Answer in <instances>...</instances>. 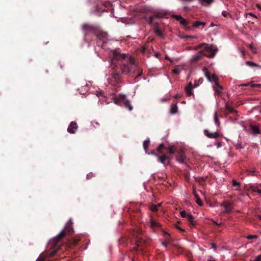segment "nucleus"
I'll return each instance as SVG.
<instances>
[{
	"instance_id": "1",
	"label": "nucleus",
	"mask_w": 261,
	"mask_h": 261,
	"mask_svg": "<svg viewBox=\"0 0 261 261\" xmlns=\"http://www.w3.org/2000/svg\"><path fill=\"white\" fill-rule=\"evenodd\" d=\"M112 64L115 72L111 79V83L113 85L121 82V74L133 76L136 69L134 60L130 56L116 51L113 52Z\"/></svg>"
},
{
	"instance_id": "2",
	"label": "nucleus",
	"mask_w": 261,
	"mask_h": 261,
	"mask_svg": "<svg viewBox=\"0 0 261 261\" xmlns=\"http://www.w3.org/2000/svg\"><path fill=\"white\" fill-rule=\"evenodd\" d=\"M73 232V228L71 224H67L64 230L57 236L56 238L50 240L49 242V245L54 249L55 251H57L60 249L61 240L67 234H71Z\"/></svg>"
},
{
	"instance_id": "3",
	"label": "nucleus",
	"mask_w": 261,
	"mask_h": 261,
	"mask_svg": "<svg viewBox=\"0 0 261 261\" xmlns=\"http://www.w3.org/2000/svg\"><path fill=\"white\" fill-rule=\"evenodd\" d=\"M123 102L124 107L129 111H132L133 109V106L130 105V101L126 99V96L123 94H119L118 97L114 99V103L119 104L120 102Z\"/></svg>"
},
{
	"instance_id": "4",
	"label": "nucleus",
	"mask_w": 261,
	"mask_h": 261,
	"mask_svg": "<svg viewBox=\"0 0 261 261\" xmlns=\"http://www.w3.org/2000/svg\"><path fill=\"white\" fill-rule=\"evenodd\" d=\"M203 51V53H204V51L207 53V54L205 53V56L208 58H213L215 57L217 51V48L214 49L212 45L208 46L207 44H206V45L205 46Z\"/></svg>"
},
{
	"instance_id": "5",
	"label": "nucleus",
	"mask_w": 261,
	"mask_h": 261,
	"mask_svg": "<svg viewBox=\"0 0 261 261\" xmlns=\"http://www.w3.org/2000/svg\"><path fill=\"white\" fill-rule=\"evenodd\" d=\"M158 15H154L150 16L149 18L146 19L147 22L152 25V29L154 30V32L155 30H159L160 28L159 24L157 22H154L155 19L160 17Z\"/></svg>"
},
{
	"instance_id": "6",
	"label": "nucleus",
	"mask_w": 261,
	"mask_h": 261,
	"mask_svg": "<svg viewBox=\"0 0 261 261\" xmlns=\"http://www.w3.org/2000/svg\"><path fill=\"white\" fill-rule=\"evenodd\" d=\"M220 205L224 208V210L222 212L223 213H231L232 209L233 208L232 203L228 201H224L221 203Z\"/></svg>"
},
{
	"instance_id": "7",
	"label": "nucleus",
	"mask_w": 261,
	"mask_h": 261,
	"mask_svg": "<svg viewBox=\"0 0 261 261\" xmlns=\"http://www.w3.org/2000/svg\"><path fill=\"white\" fill-rule=\"evenodd\" d=\"M249 133L254 135H256L260 133V130L258 125L250 124L249 125Z\"/></svg>"
},
{
	"instance_id": "8",
	"label": "nucleus",
	"mask_w": 261,
	"mask_h": 261,
	"mask_svg": "<svg viewBox=\"0 0 261 261\" xmlns=\"http://www.w3.org/2000/svg\"><path fill=\"white\" fill-rule=\"evenodd\" d=\"M203 132L204 134L207 137L211 139H217L221 136V135L217 132L215 133H211L207 129H204Z\"/></svg>"
},
{
	"instance_id": "9",
	"label": "nucleus",
	"mask_w": 261,
	"mask_h": 261,
	"mask_svg": "<svg viewBox=\"0 0 261 261\" xmlns=\"http://www.w3.org/2000/svg\"><path fill=\"white\" fill-rule=\"evenodd\" d=\"M205 55V53L203 51H199L196 55L193 56L191 59V62L192 63H196L199 61L202 56Z\"/></svg>"
},
{
	"instance_id": "10",
	"label": "nucleus",
	"mask_w": 261,
	"mask_h": 261,
	"mask_svg": "<svg viewBox=\"0 0 261 261\" xmlns=\"http://www.w3.org/2000/svg\"><path fill=\"white\" fill-rule=\"evenodd\" d=\"M82 28L85 34L93 33L95 31V28L94 26L87 23L84 24Z\"/></svg>"
},
{
	"instance_id": "11",
	"label": "nucleus",
	"mask_w": 261,
	"mask_h": 261,
	"mask_svg": "<svg viewBox=\"0 0 261 261\" xmlns=\"http://www.w3.org/2000/svg\"><path fill=\"white\" fill-rule=\"evenodd\" d=\"M77 128V124L74 121H71L67 128V132L70 134H74Z\"/></svg>"
},
{
	"instance_id": "12",
	"label": "nucleus",
	"mask_w": 261,
	"mask_h": 261,
	"mask_svg": "<svg viewBox=\"0 0 261 261\" xmlns=\"http://www.w3.org/2000/svg\"><path fill=\"white\" fill-rule=\"evenodd\" d=\"M134 253L130 251L127 254H124L122 257V261H136L135 260V258L134 256Z\"/></svg>"
},
{
	"instance_id": "13",
	"label": "nucleus",
	"mask_w": 261,
	"mask_h": 261,
	"mask_svg": "<svg viewBox=\"0 0 261 261\" xmlns=\"http://www.w3.org/2000/svg\"><path fill=\"white\" fill-rule=\"evenodd\" d=\"M185 159L184 152L182 150H180L178 152V156L176 157L177 161L180 163H183Z\"/></svg>"
},
{
	"instance_id": "14",
	"label": "nucleus",
	"mask_w": 261,
	"mask_h": 261,
	"mask_svg": "<svg viewBox=\"0 0 261 261\" xmlns=\"http://www.w3.org/2000/svg\"><path fill=\"white\" fill-rule=\"evenodd\" d=\"M141 234V232L138 230H134L133 232V237L137 239L136 240V243L137 244V246H139L140 245L139 244L138 241L140 238V235Z\"/></svg>"
},
{
	"instance_id": "15",
	"label": "nucleus",
	"mask_w": 261,
	"mask_h": 261,
	"mask_svg": "<svg viewBox=\"0 0 261 261\" xmlns=\"http://www.w3.org/2000/svg\"><path fill=\"white\" fill-rule=\"evenodd\" d=\"M211 79L212 82L213 81L215 82V85H217L218 87H219L220 89H223V87L222 86H221L219 83H218V76L215 74H213L211 75Z\"/></svg>"
},
{
	"instance_id": "16",
	"label": "nucleus",
	"mask_w": 261,
	"mask_h": 261,
	"mask_svg": "<svg viewBox=\"0 0 261 261\" xmlns=\"http://www.w3.org/2000/svg\"><path fill=\"white\" fill-rule=\"evenodd\" d=\"M150 226L153 229L161 227L160 224L153 219H151L150 220Z\"/></svg>"
},
{
	"instance_id": "17",
	"label": "nucleus",
	"mask_w": 261,
	"mask_h": 261,
	"mask_svg": "<svg viewBox=\"0 0 261 261\" xmlns=\"http://www.w3.org/2000/svg\"><path fill=\"white\" fill-rule=\"evenodd\" d=\"M163 234L164 235V237H165V239H166V241L165 242H162V245L164 246H165L166 248H167V244H168V242H167V240L170 238V234L168 232H166L165 231H163Z\"/></svg>"
},
{
	"instance_id": "18",
	"label": "nucleus",
	"mask_w": 261,
	"mask_h": 261,
	"mask_svg": "<svg viewBox=\"0 0 261 261\" xmlns=\"http://www.w3.org/2000/svg\"><path fill=\"white\" fill-rule=\"evenodd\" d=\"M226 112L228 113L234 114L237 113V111L235 110L233 108L229 106L227 103L225 106Z\"/></svg>"
},
{
	"instance_id": "19",
	"label": "nucleus",
	"mask_w": 261,
	"mask_h": 261,
	"mask_svg": "<svg viewBox=\"0 0 261 261\" xmlns=\"http://www.w3.org/2000/svg\"><path fill=\"white\" fill-rule=\"evenodd\" d=\"M169 159V157H168L166 154H163L159 156V160L163 164H165L166 160Z\"/></svg>"
},
{
	"instance_id": "20",
	"label": "nucleus",
	"mask_w": 261,
	"mask_h": 261,
	"mask_svg": "<svg viewBox=\"0 0 261 261\" xmlns=\"http://www.w3.org/2000/svg\"><path fill=\"white\" fill-rule=\"evenodd\" d=\"M203 71L204 75H205V77L207 78V80L209 82H212L211 75L210 72L207 69V68H204L203 69Z\"/></svg>"
},
{
	"instance_id": "21",
	"label": "nucleus",
	"mask_w": 261,
	"mask_h": 261,
	"mask_svg": "<svg viewBox=\"0 0 261 261\" xmlns=\"http://www.w3.org/2000/svg\"><path fill=\"white\" fill-rule=\"evenodd\" d=\"M186 218L187 219L188 221L189 222L191 225L194 226L195 225V223L194 221V218L192 215L189 214Z\"/></svg>"
},
{
	"instance_id": "22",
	"label": "nucleus",
	"mask_w": 261,
	"mask_h": 261,
	"mask_svg": "<svg viewBox=\"0 0 261 261\" xmlns=\"http://www.w3.org/2000/svg\"><path fill=\"white\" fill-rule=\"evenodd\" d=\"M177 110H178V107L176 105V104L175 105H172L171 106V109H170V113L171 114H175L177 113Z\"/></svg>"
},
{
	"instance_id": "23",
	"label": "nucleus",
	"mask_w": 261,
	"mask_h": 261,
	"mask_svg": "<svg viewBox=\"0 0 261 261\" xmlns=\"http://www.w3.org/2000/svg\"><path fill=\"white\" fill-rule=\"evenodd\" d=\"M185 92L188 96H190L193 95L192 88L190 86H186L185 88Z\"/></svg>"
},
{
	"instance_id": "24",
	"label": "nucleus",
	"mask_w": 261,
	"mask_h": 261,
	"mask_svg": "<svg viewBox=\"0 0 261 261\" xmlns=\"http://www.w3.org/2000/svg\"><path fill=\"white\" fill-rule=\"evenodd\" d=\"M150 144V140L149 139L145 140L143 142V147L145 152H147V149Z\"/></svg>"
},
{
	"instance_id": "25",
	"label": "nucleus",
	"mask_w": 261,
	"mask_h": 261,
	"mask_svg": "<svg viewBox=\"0 0 261 261\" xmlns=\"http://www.w3.org/2000/svg\"><path fill=\"white\" fill-rule=\"evenodd\" d=\"M80 241L79 239L74 238L71 240L69 241V245L71 247L72 245H76V244Z\"/></svg>"
},
{
	"instance_id": "26",
	"label": "nucleus",
	"mask_w": 261,
	"mask_h": 261,
	"mask_svg": "<svg viewBox=\"0 0 261 261\" xmlns=\"http://www.w3.org/2000/svg\"><path fill=\"white\" fill-rule=\"evenodd\" d=\"M205 45H206V43H202L199 45H197L196 46L193 47L192 49H193L195 50H198V49L202 48L203 46L205 47Z\"/></svg>"
},
{
	"instance_id": "27",
	"label": "nucleus",
	"mask_w": 261,
	"mask_h": 261,
	"mask_svg": "<svg viewBox=\"0 0 261 261\" xmlns=\"http://www.w3.org/2000/svg\"><path fill=\"white\" fill-rule=\"evenodd\" d=\"M165 148L163 144H161L156 148V150L160 153H163V149Z\"/></svg>"
},
{
	"instance_id": "28",
	"label": "nucleus",
	"mask_w": 261,
	"mask_h": 261,
	"mask_svg": "<svg viewBox=\"0 0 261 261\" xmlns=\"http://www.w3.org/2000/svg\"><path fill=\"white\" fill-rule=\"evenodd\" d=\"M169 153L171 154H173L175 152V148L174 146H171L168 148Z\"/></svg>"
},
{
	"instance_id": "29",
	"label": "nucleus",
	"mask_w": 261,
	"mask_h": 261,
	"mask_svg": "<svg viewBox=\"0 0 261 261\" xmlns=\"http://www.w3.org/2000/svg\"><path fill=\"white\" fill-rule=\"evenodd\" d=\"M200 1L203 5H204L203 3H205L208 6H210L214 2V0H200Z\"/></svg>"
},
{
	"instance_id": "30",
	"label": "nucleus",
	"mask_w": 261,
	"mask_h": 261,
	"mask_svg": "<svg viewBox=\"0 0 261 261\" xmlns=\"http://www.w3.org/2000/svg\"><path fill=\"white\" fill-rule=\"evenodd\" d=\"M214 121H215V123H216L218 126H219V125H220V121L219 120L218 116V115H217V112H216V113H215V115H214Z\"/></svg>"
},
{
	"instance_id": "31",
	"label": "nucleus",
	"mask_w": 261,
	"mask_h": 261,
	"mask_svg": "<svg viewBox=\"0 0 261 261\" xmlns=\"http://www.w3.org/2000/svg\"><path fill=\"white\" fill-rule=\"evenodd\" d=\"M201 25H205V23L203 22H200V21H196L194 23L193 26L195 28H198V27H199Z\"/></svg>"
},
{
	"instance_id": "32",
	"label": "nucleus",
	"mask_w": 261,
	"mask_h": 261,
	"mask_svg": "<svg viewBox=\"0 0 261 261\" xmlns=\"http://www.w3.org/2000/svg\"><path fill=\"white\" fill-rule=\"evenodd\" d=\"M214 89L215 92L217 93V94H218V95L221 94V90H222V89H220L219 87L217 86L216 85H215L214 86Z\"/></svg>"
},
{
	"instance_id": "33",
	"label": "nucleus",
	"mask_w": 261,
	"mask_h": 261,
	"mask_svg": "<svg viewBox=\"0 0 261 261\" xmlns=\"http://www.w3.org/2000/svg\"><path fill=\"white\" fill-rule=\"evenodd\" d=\"M205 179L203 177H198L196 178V181L198 182L199 184L203 185V182L205 181Z\"/></svg>"
},
{
	"instance_id": "34",
	"label": "nucleus",
	"mask_w": 261,
	"mask_h": 261,
	"mask_svg": "<svg viewBox=\"0 0 261 261\" xmlns=\"http://www.w3.org/2000/svg\"><path fill=\"white\" fill-rule=\"evenodd\" d=\"M246 65H247L248 66H250V67H257L258 66V65L255 63H254V62H250V61H247L246 62Z\"/></svg>"
},
{
	"instance_id": "35",
	"label": "nucleus",
	"mask_w": 261,
	"mask_h": 261,
	"mask_svg": "<svg viewBox=\"0 0 261 261\" xmlns=\"http://www.w3.org/2000/svg\"><path fill=\"white\" fill-rule=\"evenodd\" d=\"M154 33L157 36H160L162 37H163V33L160 29H159V30H155L154 32Z\"/></svg>"
},
{
	"instance_id": "36",
	"label": "nucleus",
	"mask_w": 261,
	"mask_h": 261,
	"mask_svg": "<svg viewBox=\"0 0 261 261\" xmlns=\"http://www.w3.org/2000/svg\"><path fill=\"white\" fill-rule=\"evenodd\" d=\"M150 210L152 211V212H157L158 210V206L155 205V204H152L150 206Z\"/></svg>"
},
{
	"instance_id": "37",
	"label": "nucleus",
	"mask_w": 261,
	"mask_h": 261,
	"mask_svg": "<svg viewBox=\"0 0 261 261\" xmlns=\"http://www.w3.org/2000/svg\"><path fill=\"white\" fill-rule=\"evenodd\" d=\"M179 22L181 25L184 26H187L188 24V21L184 18L179 21Z\"/></svg>"
},
{
	"instance_id": "38",
	"label": "nucleus",
	"mask_w": 261,
	"mask_h": 261,
	"mask_svg": "<svg viewBox=\"0 0 261 261\" xmlns=\"http://www.w3.org/2000/svg\"><path fill=\"white\" fill-rule=\"evenodd\" d=\"M249 189L254 192H257L258 190V188L257 187H254V186L252 185L249 187Z\"/></svg>"
},
{
	"instance_id": "39",
	"label": "nucleus",
	"mask_w": 261,
	"mask_h": 261,
	"mask_svg": "<svg viewBox=\"0 0 261 261\" xmlns=\"http://www.w3.org/2000/svg\"><path fill=\"white\" fill-rule=\"evenodd\" d=\"M222 14L224 17H227L228 16H229L230 18H231V17H232V15L229 13H228L225 11H222Z\"/></svg>"
},
{
	"instance_id": "40",
	"label": "nucleus",
	"mask_w": 261,
	"mask_h": 261,
	"mask_svg": "<svg viewBox=\"0 0 261 261\" xmlns=\"http://www.w3.org/2000/svg\"><path fill=\"white\" fill-rule=\"evenodd\" d=\"M181 216L182 218H186L189 215V214L187 213L185 211H182L180 213Z\"/></svg>"
},
{
	"instance_id": "41",
	"label": "nucleus",
	"mask_w": 261,
	"mask_h": 261,
	"mask_svg": "<svg viewBox=\"0 0 261 261\" xmlns=\"http://www.w3.org/2000/svg\"><path fill=\"white\" fill-rule=\"evenodd\" d=\"M203 81L202 79H200L198 81H195L194 85V87H196L199 86V83H201Z\"/></svg>"
},
{
	"instance_id": "42",
	"label": "nucleus",
	"mask_w": 261,
	"mask_h": 261,
	"mask_svg": "<svg viewBox=\"0 0 261 261\" xmlns=\"http://www.w3.org/2000/svg\"><path fill=\"white\" fill-rule=\"evenodd\" d=\"M196 202L199 206L203 205V202H202V200L200 199V198H199V197H197V198L196 200Z\"/></svg>"
},
{
	"instance_id": "43",
	"label": "nucleus",
	"mask_w": 261,
	"mask_h": 261,
	"mask_svg": "<svg viewBox=\"0 0 261 261\" xmlns=\"http://www.w3.org/2000/svg\"><path fill=\"white\" fill-rule=\"evenodd\" d=\"M257 238H258V236H257V235H248L246 237V238L248 240L257 239Z\"/></svg>"
},
{
	"instance_id": "44",
	"label": "nucleus",
	"mask_w": 261,
	"mask_h": 261,
	"mask_svg": "<svg viewBox=\"0 0 261 261\" xmlns=\"http://www.w3.org/2000/svg\"><path fill=\"white\" fill-rule=\"evenodd\" d=\"M232 185H233V186H234V187H240V182H239L237 181L236 180H234V179H233V180H232Z\"/></svg>"
},
{
	"instance_id": "45",
	"label": "nucleus",
	"mask_w": 261,
	"mask_h": 261,
	"mask_svg": "<svg viewBox=\"0 0 261 261\" xmlns=\"http://www.w3.org/2000/svg\"><path fill=\"white\" fill-rule=\"evenodd\" d=\"M180 72V70L178 68H175L172 70V73L174 74H178Z\"/></svg>"
},
{
	"instance_id": "46",
	"label": "nucleus",
	"mask_w": 261,
	"mask_h": 261,
	"mask_svg": "<svg viewBox=\"0 0 261 261\" xmlns=\"http://www.w3.org/2000/svg\"><path fill=\"white\" fill-rule=\"evenodd\" d=\"M249 47L250 48V49L251 50V51L253 53H256V49L255 47H254L253 46V45L252 44H250L249 45Z\"/></svg>"
},
{
	"instance_id": "47",
	"label": "nucleus",
	"mask_w": 261,
	"mask_h": 261,
	"mask_svg": "<svg viewBox=\"0 0 261 261\" xmlns=\"http://www.w3.org/2000/svg\"><path fill=\"white\" fill-rule=\"evenodd\" d=\"M236 147L237 149H242V148H244V146L241 143H238L236 145Z\"/></svg>"
},
{
	"instance_id": "48",
	"label": "nucleus",
	"mask_w": 261,
	"mask_h": 261,
	"mask_svg": "<svg viewBox=\"0 0 261 261\" xmlns=\"http://www.w3.org/2000/svg\"><path fill=\"white\" fill-rule=\"evenodd\" d=\"M173 17L176 19V20H177L178 21H179L183 18V17L180 15H174Z\"/></svg>"
},
{
	"instance_id": "49",
	"label": "nucleus",
	"mask_w": 261,
	"mask_h": 261,
	"mask_svg": "<svg viewBox=\"0 0 261 261\" xmlns=\"http://www.w3.org/2000/svg\"><path fill=\"white\" fill-rule=\"evenodd\" d=\"M36 261H46L45 260V258L41 256V255H40L38 258H37V259L36 260Z\"/></svg>"
},
{
	"instance_id": "50",
	"label": "nucleus",
	"mask_w": 261,
	"mask_h": 261,
	"mask_svg": "<svg viewBox=\"0 0 261 261\" xmlns=\"http://www.w3.org/2000/svg\"><path fill=\"white\" fill-rule=\"evenodd\" d=\"M248 174H250V175H255L256 171V170H248Z\"/></svg>"
},
{
	"instance_id": "51",
	"label": "nucleus",
	"mask_w": 261,
	"mask_h": 261,
	"mask_svg": "<svg viewBox=\"0 0 261 261\" xmlns=\"http://www.w3.org/2000/svg\"><path fill=\"white\" fill-rule=\"evenodd\" d=\"M251 86L252 88L257 87L259 89L261 88V84H251Z\"/></svg>"
},
{
	"instance_id": "52",
	"label": "nucleus",
	"mask_w": 261,
	"mask_h": 261,
	"mask_svg": "<svg viewBox=\"0 0 261 261\" xmlns=\"http://www.w3.org/2000/svg\"><path fill=\"white\" fill-rule=\"evenodd\" d=\"M250 85V83L243 84L239 85V87L242 88L243 87L248 86ZM241 89L243 90V88H241Z\"/></svg>"
},
{
	"instance_id": "53",
	"label": "nucleus",
	"mask_w": 261,
	"mask_h": 261,
	"mask_svg": "<svg viewBox=\"0 0 261 261\" xmlns=\"http://www.w3.org/2000/svg\"><path fill=\"white\" fill-rule=\"evenodd\" d=\"M252 261H261V255H258L254 260Z\"/></svg>"
},
{
	"instance_id": "54",
	"label": "nucleus",
	"mask_w": 261,
	"mask_h": 261,
	"mask_svg": "<svg viewBox=\"0 0 261 261\" xmlns=\"http://www.w3.org/2000/svg\"><path fill=\"white\" fill-rule=\"evenodd\" d=\"M93 176H94V174H93L92 172L89 173H88V174L87 175V178L88 179H90V178H91Z\"/></svg>"
},
{
	"instance_id": "55",
	"label": "nucleus",
	"mask_w": 261,
	"mask_h": 261,
	"mask_svg": "<svg viewBox=\"0 0 261 261\" xmlns=\"http://www.w3.org/2000/svg\"><path fill=\"white\" fill-rule=\"evenodd\" d=\"M249 16H252L255 18H257V17L253 13H248L247 14H246V17L247 18Z\"/></svg>"
},
{
	"instance_id": "56",
	"label": "nucleus",
	"mask_w": 261,
	"mask_h": 261,
	"mask_svg": "<svg viewBox=\"0 0 261 261\" xmlns=\"http://www.w3.org/2000/svg\"><path fill=\"white\" fill-rule=\"evenodd\" d=\"M176 228L181 231H185V230L182 229L180 226L176 225Z\"/></svg>"
},
{
	"instance_id": "57",
	"label": "nucleus",
	"mask_w": 261,
	"mask_h": 261,
	"mask_svg": "<svg viewBox=\"0 0 261 261\" xmlns=\"http://www.w3.org/2000/svg\"><path fill=\"white\" fill-rule=\"evenodd\" d=\"M211 245H212V248H213L215 249L216 248L217 246H216V245L215 244L212 243Z\"/></svg>"
},
{
	"instance_id": "58",
	"label": "nucleus",
	"mask_w": 261,
	"mask_h": 261,
	"mask_svg": "<svg viewBox=\"0 0 261 261\" xmlns=\"http://www.w3.org/2000/svg\"><path fill=\"white\" fill-rule=\"evenodd\" d=\"M180 97V95H179V94H176L175 96V98L176 99H178V98H179Z\"/></svg>"
},
{
	"instance_id": "59",
	"label": "nucleus",
	"mask_w": 261,
	"mask_h": 261,
	"mask_svg": "<svg viewBox=\"0 0 261 261\" xmlns=\"http://www.w3.org/2000/svg\"><path fill=\"white\" fill-rule=\"evenodd\" d=\"M142 72H139V73L138 74V75L136 76V78L138 77V76H141V75H142Z\"/></svg>"
},
{
	"instance_id": "60",
	"label": "nucleus",
	"mask_w": 261,
	"mask_h": 261,
	"mask_svg": "<svg viewBox=\"0 0 261 261\" xmlns=\"http://www.w3.org/2000/svg\"><path fill=\"white\" fill-rule=\"evenodd\" d=\"M187 86H190V87H192V83L191 82H190L189 84Z\"/></svg>"
},
{
	"instance_id": "61",
	"label": "nucleus",
	"mask_w": 261,
	"mask_h": 261,
	"mask_svg": "<svg viewBox=\"0 0 261 261\" xmlns=\"http://www.w3.org/2000/svg\"><path fill=\"white\" fill-rule=\"evenodd\" d=\"M221 146V143L220 142H219L217 144V147H220Z\"/></svg>"
},
{
	"instance_id": "62",
	"label": "nucleus",
	"mask_w": 261,
	"mask_h": 261,
	"mask_svg": "<svg viewBox=\"0 0 261 261\" xmlns=\"http://www.w3.org/2000/svg\"><path fill=\"white\" fill-rule=\"evenodd\" d=\"M151 154L156 155V153H155V150H152V151L151 152Z\"/></svg>"
},
{
	"instance_id": "63",
	"label": "nucleus",
	"mask_w": 261,
	"mask_h": 261,
	"mask_svg": "<svg viewBox=\"0 0 261 261\" xmlns=\"http://www.w3.org/2000/svg\"><path fill=\"white\" fill-rule=\"evenodd\" d=\"M257 193H259L261 195V190H260L259 189Z\"/></svg>"
},
{
	"instance_id": "64",
	"label": "nucleus",
	"mask_w": 261,
	"mask_h": 261,
	"mask_svg": "<svg viewBox=\"0 0 261 261\" xmlns=\"http://www.w3.org/2000/svg\"><path fill=\"white\" fill-rule=\"evenodd\" d=\"M258 219L261 220V215H258Z\"/></svg>"
}]
</instances>
